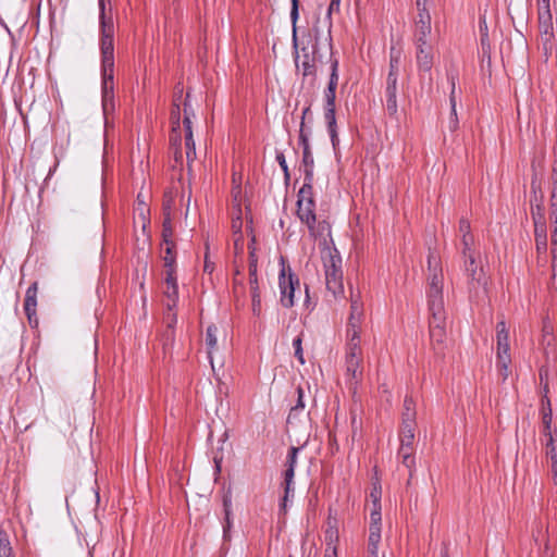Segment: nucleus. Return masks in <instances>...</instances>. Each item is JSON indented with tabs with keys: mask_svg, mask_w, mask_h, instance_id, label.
<instances>
[{
	"mask_svg": "<svg viewBox=\"0 0 557 557\" xmlns=\"http://www.w3.org/2000/svg\"><path fill=\"white\" fill-rule=\"evenodd\" d=\"M321 44L319 40L318 28L314 27V37L309 36L307 46L301 48V55L296 54L295 62L298 70L301 71L304 78L310 77L312 81L317 76L315 62H322V53H320Z\"/></svg>",
	"mask_w": 557,
	"mask_h": 557,
	"instance_id": "3",
	"label": "nucleus"
},
{
	"mask_svg": "<svg viewBox=\"0 0 557 557\" xmlns=\"http://www.w3.org/2000/svg\"><path fill=\"white\" fill-rule=\"evenodd\" d=\"M114 35L110 24L103 26L101 35L102 95L114 96Z\"/></svg>",
	"mask_w": 557,
	"mask_h": 557,
	"instance_id": "2",
	"label": "nucleus"
},
{
	"mask_svg": "<svg viewBox=\"0 0 557 557\" xmlns=\"http://www.w3.org/2000/svg\"><path fill=\"white\" fill-rule=\"evenodd\" d=\"M416 403L412 397L406 396L404 399L403 408V423L401 424H416Z\"/></svg>",
	"mask_w": 557,
	"mask_h": 557,
	"instance_id": "26",
	"label": "nucleus"
},
{
	"mask_svg": "<svg viewBox=\"0 0 557 557\" xmlns=\"http://www.w3.org/2000/svg\"><path fill=\"white\" fill-rule=\"evenodd\" d=\"M184 106L186 107L187 103L185 102ZM184 127H185V146H186V158L188 163L193 161L196 158V148H195V141L193 137V129H191V121L189 115L185 112L184 116Z\"/></svg>",
	"mask_w": 557,
	"mask_h": 557,
	"instance_id": "18",
	"label": "nucleus"
},
{
	"mask_svg": "<svg viewBox=\"0 0 557 557\" xmlns=\"http://www.w3.org/2000/svg\"><path fill=\"white\" fill-rule=\"evenodd\" d=\"M223 505H224V511H225L226 521L228 522L230 513H231V507H232L231 496H228V495L224 496Z\"/></svg>",
	"mask_w": 557,
	"mask_h": 557,
	"instance_id": "56",
	"label": "nucleus"
},
{
	"mask_svg": "<svg viewBox=\"0 0 557 557\" xmlns=\"http://www.w3.org/2000/svg\"><path fill=\"white\" fill-rule=\"evenodd\" d=\"M258 259L253 249L249 251V276L258 275Z\"/></svg>",
	"mask_w": 557,
	"mask_h": 557,
	"instance_id": "49",
	"label": "nucleus"
},
{
	"mask_svg": "<svg viewBox=\"0 0 557 557\" xmlns=\"http://www.w3.org/2000/svg\"><path fill=\"white\" fill-rule=\"evenodd\" d=\"M166 320H168V323H169L170 327H172L174 324H176L177 317H176V313H175L174 310H172V311L168 310V312H166Z\"/></svg>",
	"mask_w": 557,
	"mask_h": 557,
	"instance_id": "57",
	"label": "nucleus"
},
{
	"mask_svg": "<svg viewBox=\"0 0 557 557\" xmlns=\"http://www.w3.org/2000/svg\"><path fill=\"white\" fill-rule=\"evenodd\" d=\"M251 297V311L255 317H260L262 313L261 295H252Z\"/></svg>",
	"mask_w": 557,
	"mask_h": 557,
	"instance_id": "47",
	"label": "nucleus"
},
{
	"mask_svg": "<svg viewBox=\"0 0 557 557\" xmlns=\"http://www.w3.org/2000/svg\"><path fill=\"white\" fill-rule=\"evenodd\" d=\"M510 349H497L496 350V368L499 375L505 381L509 373V366L511 363Z\"/></svg>",
	"mask_w": 557,
	"mask_h": 557,
	"instance_id": "20",
	"label": "nucleus"
},
{
	"mask_svg": "<svg viewBox=\"0 0 557 557\" xmlns=\"http://www.w3.org/2000/svg\"><path fill=\"white\" fill-rule=\"evenodd\" d=\"M213 269H214V264L212 262H210L208 259V256H206L203 271L206 273L211 274L213 272Z\"/></svg>",
	"mask_w": 557,
	"mask_h": 557,
	"instance_id": "59",
	"label": "nucleus"
},
{
	"mask_svg": "<svg viewBox=\"0 0 557 557\" xmlns=\"http://www.w3.org/2000/svg\"><path fill=\"white\" fill-rule=\"evenodd\" d=\"M380 496H381V492L376 487H374L373 491L371 492V497L373 499V507L381 506Z\"/></svg>",
	"mask_w": 557,
	"mask_h": 557,
	"instance_id": "58",
	"label": "nucleus"
},
{
	"mask_svg": "<svg viewBox=\"0 0 557 557\" xmlns=\"http://www.w3.org/2000/svg\"><path fill=\"white\" fill-rule=\"evenodd\" d=\"M298 399L297 404L292 408L289 417L295 413L297 410H302L305 408V401H304V391L301 387L297 388Z\"/></svg>",
	"mask_w": 557,
	"mask_h": 557,
	"instance_id": "52",
	"label": "nucleus"
},
{
	"mask_svg": "<svg viewBox=\"0 0 557 557\" xmlns=\"http://www.w3.org/2000/svg\"><path fill=\"white\" fill-rule=\"evenodd\" d=\"M532 218L534 223V239L537 252V263L544 265L547 262V230L544 215V207L541 203L532 206Z\"/></svg>",
	"mask_w": 557,
	"mask_h": 557,
	"instance_id": "6",
	"label": "nucleus"
},
{
	"mask_svg": "<svg viewBox=\"0 0 557 557\" xmlns=\"http://www.w3.org/2000/svg\"><path fill=\"white\" fill-rule=\"evenodd\" d=\"M465 270L469 278L470 290L486 285V280L482 268L475 261V252H469V257H465Z\"/></svg>",
	"mask_w": 557,
	"mask_h": 557,
	"instance_id": "11",
	"label": "nucleus"
},
{
	"mask_svg": "<svg viewBox=\"0 0 557 557\" xmlns=\"http://www.w3.org/2000/svg\"><path fill=\"white\" fill-rule=\"evenodd\" d=\"M394 81V78L392 79ZM386 109L389 114L394 115L397 112V85H394V82L392 84H386Z\"/></svg>",
	"mask_w": 557,
	"mask_h": 557,
	"instance_id": "29",
	"label": "nucleus"
},
{
	"mask_svg": "<svg viewBox=\"0 0 557 557\" xmlns=\"http://www.w3.org/2000/svg\"><path fill=\"white\" fill-rule=\"evenodd\" d=\"M426 2H428V0H416L417 10L421 11L422 9H428Z\"/></svg>",
	"mask_w": 557,
	"mask_h": 557,
	"instance_id": "61",
	"label": "nucleus"
},
{
	"mask_svg": "<svg viewBox=\"0 0 557 557\" xmlns=\"http://www.w3.org/2000/svg\"><path fill=\"white\" fill-rule=\"evenodd\" d=\"M412 447L400 446L398 456L401 458L403 465L410 471L414 468V458L412 456Z\"/></svg>",
	"mask_w": 557,
	"mask_h": 557,
	"instance_id": "33",
	"label": "nucleus"
},
{
	"mask_svg": "<svg viewBox=\"0 0 557 557\" xmlns=\"http://www.w3.org/2000/svg\"><path fill=\"white\" fill-rule=\"evenodd\" d=\"M297 216L306 224L310 234L315 236V202L312 184H304L297 194Z\"/></svg>",
	"mask_w": 557,
	"mask_h": 557,
	"instance_id": "4",
	"label": "nucleus"
},
{
	"mask_svg": "<svg viewBox=\"0 0 557 557\" xmlns=\"http://www.w3.org/2000/svg\"><path fill=\"white\" fill-rule=\"evenodd\" d=\"M37 294H38V283L34 282L25 293L24 299V311L27 317L28 323L32 327H36L38 325V317H37Z\"/></svg>",
	"mask_w": 557,
	"mask_h": 557,
	"instance_id": "14",
	"label": "nucleus"
},
{
	"mask_svg": "<svg viewBox=\"0 0 557 557\" xmlns=\"http://www.w3.org/2000/svg\"><path fill=\"white\" fill-rule=\"evenodd\" d=\"M370 532L381 534V506L373 507L370 513L369 533Z\"/></svg>",
	"mask_w": 557,
	"mask_h": 557,
	"instance_id": "36",
	"label": "nucleus"
},
{
	"mask_svg": "<svg viewBox=\"0 0 557 557\" xmlns=\"http://www.w3.org/2000/svg\"><path fill=\"white\" fill-rule=\"evenodd\" d=\"M170 209H171V203H170V200H169V201H166V202L164 203V210H165V211H170Z\"/></svg>",
	"mask_w": 557,
	"mask_h": 557,
	"instance_id": "64",
	"label": "nucleus"
},
{
	"mask_svg": "<svg viewBox=\"0 0 557 557\" xmlns=\"http://www.w3.org/2000/svg\"><path fill=\"white\" fill-rule=\"evenodd\" d=\"M553 187L550 191V213L549 220L553 225L550 235L552 245V281L553 286L557 288V171L552 174Z\"/></svg>",
	"mask_w": 557,
	"mask_h": 557,
	"instance_id": "7",
	"label": "nucleus"
},
{
	"mask_svg": "<svg viewBox=\"0 0 557 557\" xmlns=\"http://www.w3.org/2000/svg\"><path fill=\"white\" fill-rule=\"evenodd\" d=\"M416 62L419 72L430 73L434 62V48L430 41L414 42Z\"/></svg>",
	"mask_w": 557,
	"mask_h": 557,
	"instance_id": "13",
	"label": "nucleus"
},
{
	"mask_svg": "<svg viewBox=\"0 0 557 557\" xmlns=\"http://www.w3.org/2000/svg\"><path fill=\"white\" fill-rule=\"evenodd\" d=\"M431 14L428 9L418 11V15L414 20V33L413 42L430 41L432 33Z\"/></svg>",
	"mask_w": 557,
	"mask_h": 557,
	"instance_id": "12",
	"label": "nucleus"
},
{
	"mask_svg": "<svg viewBox=\"0 0 557 557\" xmlns=\"http://www.w3.org/2000/svg\"><path fill=\"white\" fill-rule=\"evenodd\" d=\"M347 342H348V343H355V344H359V345H360V343H361V338H360V337H358V338H354V339H348Z\"/></svg>",
	"mask_w": 557,
	"mask_h": 557,
	"instance_id": "63",
	"label": "nucleus"
},
{
	"mask_svg": "<svg viewBox=\"0 0 557 557\" xmlns=\"http://www.w3.org/2000/svg\"><path fill=\"white\" fill-rule=\"evenodd\" d=\"M233 292L238 301L240 297L245 296V287L243 285V277L239 270H236L233 278Z\"/></svg>",
	"mask_w": 557,
	"mask_h": 557,
	"instance_id": "37",
	"label": "nucleus"
},
{
	"mask_svg": "<svg viewBox=\"0 0 557 557\" xmlns=\"http://www.w3.org/2000/svg\"><path fill=\"white\" fill-rule=\"evenodd\" d=\"M163 294L166 299V310H175L178 304V284L177 275L172 273V270L166 271Z\"/></svg>",
	"mask_w": 557,
	"mask_h": 557,
	"instance_id": "15",
	"label": "nucleus"
},
{
	"mask_svg": "<svg viewBox=\"0 0 557 557\" xmlns=\"http://www.w3.org/2000/svg\"><path fill=\"white\" fill-rule=\"evenodd\" d=\"M302 165H304V173H305L304 184H312L313 183L314 160H313V156H312V152L310 149L302 150Z\"/></svg>",
	"mask_w": 557,
	"mask_h": 557,
	"instance_id": "25",
	"label": "nucleus"
},
{
	"mask_svg": "<svg viewBox=\"0 0 557 557\" xmlns=\"http://www.w3.org/2000/svg\"><path fill=\"white\" fill-rule=\"evenodd\" d=\"M470 222L466 219H461L459 221V232L461 233L462 236H465L466 234L467 235H471L470 234Z\"/></svg>",
	"mask_w": 557,
	"mask_h": 557,
	"instance_id": "55",
	"label": "nucleus"
},
{
	"mask_svg": "<svg viewBox=\"0 0 557 557\" xmlns=\"http://www.w3.org/2000/svg\"><path fill=\"white\" fill-rule=\"evenodd\" d=\"M324 47L329 52V63H330V77L329 83L326 86V89L337 90L338 81H339V74H338V67H339V61L337 58L333 54V46H332V38L325 37L324 38Z\"/></svg>",
	"mask_w": 557,
	"mask_h": 557,
	"instance_id": "17",
	"label": "nucleus"
},
{
	"mask_svg": "<svg viewBox=\"0 0 557 557\" xmlns=\"http://www.w3.org/2000/svg\"><path fill=\"white\" fill-rule=\"evenodd\" d=\"M181 110L180 106L177 103H174V108L171 112V124H172V132L170 136V141L172 146H180L181 145Z\"/></svg>",
	"mask_w": 557,
	"mask_h": 557,
	"instance_id": "21",
	"label": "nucleus"
},
{
	"mask_svg": "<svg viewBox=\"0 0 557 557\" xmlns=\"http://www.w3.org/2000/svg\"><path fill=\"white\" fill-rule=\"evenodd\" d=\"M323 263L327 290L331 292L334 297L343 295V270L339 253L336 250H327L326 256L323 257Z\"/></svg>",
	"mask_w": 557,
	"mask_h": 557,
	"instance_id": "5",
	"label": "nucleus"
},
{
	"mask_svg": "<svg viewBox=\"0 0 557 557\" xmlns=\"http://www.w3.org/2000/svg\"><path fill=\"white\" fill-rule=\"evenodd\" d=\"M324 99V119L327 125V131L331 137L332 146L336 148L339 143L337 135V125H336V91L332 89H324L323 91Z\"/></svg>",
	"mask_w": 557,
	"mask_h": 557,
	"instance_id": "9",
	"label": "nucleus"
},
{
	"mask_svg": "<svg viewBox=\"0 0 557 557\" xmlns=\"http://www.w3.org/2000/svg\"><path fill=\"white\" fill-rule=\"evenodd\" d=\"M98 4H99V11H100V29H101V35H103V26L107 25V24L111 25L112 35H114V23H113L112 17H107V15H106V3H104V0H98Z\"/></svg>",
	"mask_w": 557,
	"mask_h": 557,
	"instance_id": "39",
	"label": "nucleus"
},
{
	"mask_svg": "<svg viewBox=\"0 0 557 557\" xmlns=\"http://www.w3.org/2000/svg\"><path fill=\"white\" fill-rule=\"evenodd\" d=\"M496 344L497 349H510L509 346V327L504 319L496 324Z\"/></svg>",
	"mask_w": 557,
	"mask_h": 557,
	"instance_id": "23",
	"label": "nucleus"
},
{
	"mask_svg": "<svg viewBox=\"0 0 557 557\" xmlns=\"http://www.w3.org/2000/svg\"><path fill=\"white\" fill-rule=\"evenodd\" d=\"M0 557H14L9 535L4 530H0Z\"/></svg>",
	"mask_w": 557,
	"mask_h": 557,
	"instance_id": "35",
	"label": "nucleus"
},
{
	"mask_svg": "<svg viewBox=\"0 0 557 557\" xmlns=\"http://www.w3.org/2000/svg\"><path fill=\"white\" fill-rule=\"evenodd\" d=\"M325 557H337L336 547H331L329 550L326 548Z\"/></svg>",
	"mask_w": 557,
	"mask_h": 557,
	"instance_id": "62",
	"label": "nucleus"
},
{
	"mask_svg": "<svg viewBox=\"0 0 557 557\" xmlns=\"http://www.w3.org/2000/svg\"><path fill=\"white\" fill-rule=\"evenodd\" d=\"M114 96L109 95H102V107L104 113H108L109 110H113L114 102H113Z\"/></svg>",
	"mask_w": 557,
	"mask_h": 557,
	"instance_id": "54",
	"label": "nucleus"
},
{
	"mask_svg": "<svg viewBox=\"0 0 557 557\" xmlns=\"http://www.w3.org/2000/svg\"><path fill=\"white\" fill-rule=\"evenodd\" d=\"M216 332L218 327L213 324L209 325L206 330V345L208 348V354L211 355V352L216 348L218 339H216Z\"/></svg>",
	"mask_w": 557,
	"mask_h": 557,
	"instance_id": "34",
	"label": "nucleus"
},
{
	"mask_svg": "<svg viewBox=\"0 0 557 557\" xmlns=\"http://www.w3.org/2000/svg\"><path fill=\"white\" fill-rule=\"evenodd\" d=\"M550 475L555 485H557V462H552Z\"/></svg>",
	"mask_w": 557,
	"mask_h": 557,
	"instance_id": "60",
	"label": "nucleus"
},
{
	"mask_svg": "<svg viewBox=\"0 0 557 557\" xmlns=\"http://www.w3.org/2000/svg\"><path fill=\"white\" fill-rule=\"evenodd\" d=\"M284 496L281 503V509L286 510L287 502L294 497L295 488H294V479L284 478Z\"/></svg>",
	"mask_w": 557,
	"mask_h": 557,
	"instance_id": "32",
	"label": "nucleus"
},
{
	"mask_svg": "<svg viewBox=\"0 0 557 557\" xmlns=\"http://www.w3.org/2000/svg\"><path fill=\"white\" fill-rule=\"evenodd\" d=\"M458 79V75L450 73L448 74V81L451 85V91L449 96V102H450V121H449V128L451 131H455L458 127V119H457V110H456V82Z\"/></svg>",
	"mask_w": 557,
	"mask_h": 557,
	"instance_id": "19",
	"label": "nucleus"
},
{
	"mask_svg": "<svg viewBox=\"0 0 557 557\" xmlns=\"http://www.w3.org/2000/svg\"><path fill=\"white\" fill-rule=\"evenodd\" d=\"M337 542H338V530L336 528V521L334 520L332 522L331 519H329V528L325 531V543L327 546V550L331 547H336Z\"/></svg>",
	"mask_w": 557,
	"mask_h": 557,
	"instance_id": "31",
	"label": "nucleus"
},
{
	"mask_svg": "<svg viewBox=\"0 0 557 557\" xmlns=\"http://www.w3.org/2000/svg\"><path fill=\"white\" fill-rule=\"evenodd\" d=\"M346 357L362 358L361 345L346 342Z\"/></svg>",
	"mask_w": 557,
	"mask_h": 557,
	"instance_id": "45",
	"label": "nucleus"
},
{
	"mask_svg": "<svg viewBox=\"0 0 557 557\" xmlns=\"http://www.w3.org/2000/svg\"><path fill=\"white\" fill-rule=\"evenodd\" d=\"M249 292L250 296L261 295L260 286L258 282V275L249 276Z\"/></svg>",
	"mask_w": 557,
	"mask_h": 557,
	"instance_id": "51",
	"label": "nucleus"
},
{
	"mask_svg": "<svg viewBox=\"0 0 557 557\" xmlns=\"http://www.w3.org/2000/svg\"><path fill=\"white\" fill-rule=\"evenodd\" d=\"M341 10V0H331L327 11H326V18L329 21V30L326 37H331V27H332V14L333 13H339Z\"/></svg>",
	"mask_w": 557,
	"mask_h": 557,
	"instance_id": "40",
	"label": "nucleus"
},
{
	"mask_svg": "<svg viewBox=\"0 0 557 557\" xmlns=\"http://www.w3.org/2000/svg\"><path fill=\"white\" fill-rule=\"evenodd\" d=\"M280 301L283 307L292 308L295 305V293L300 292V282L296 274L288 268H283L280 273Z\"/></svg>",
	"mask_w": 557,
	"mask_h": 557,
	"instance_id": "8",
	"label": "nucleus"
},
{
	"mask_svg": "<svg viewBox=\"0 0 557 557\" xmlns=\"http://www.w3.org/2000/svg\"><path fill=\"white\" fill-rule=\"evenodd\" d=\"M172 235H173V230H172V224H171V218H170V212H168L165 215V219L163 221V228H162L163 243L164 244L173 243L171 240Z\"/></svg>",
	"mask_w": 557,
	"mask_h": 557,
	"instance_id": "42",
	"label": "nucleus"
},
{
	"mask_svg": "<svg viewBox=\"0 0 557 557\" xmlns=\"http://www.w3.org/2000/svg\"><path fill=\"white\" fill-rule=\"evenodd\" d=\"M444 274L441 259L430 251L428 256L426 299L430 312V339L436 355L443 356L446 335V311L444 301Z\"/></svg>",
	"mask_w": 557,
	"mask_h": 557,
	"instance_id": "1",
	"label": "nucleus"
},
{
	"mask_svg": "<svg viewBox=\"0 0 557 557\" xmlns=\"http://www.w3.org/2000/svg\"><path fill=\"white\" fill-rule=\"evenodd\" d=\"M361 334V326L360 325H349L347 324L346 330V341L354 339L360 337Z\"/></svg>",
	"mask_w": 557,
	"mask_h": 557,
	"instance_id": "50",
	"label": "nucleus"
},
{
	"mask_svg": "<svg viewBox=\"0 0 557 557\" xmlns=\"http://www.w3.org/2000/svg\"><path fill=\"white\" fill-rule=\"evenodd\" d=\"M346 377L352 396L358 392L359 384L362 380V358H345Z\"/></svg>",
	"mask_w": 557,
	"mask_h": 557,
	"instance_id": "10",
	"label": "nucleus"
},
{
	"mask_svg": "<svg viewBox=\"0 0 557 557\" xmlns=\"http://www.w3.org/2000/svg\"><path fill=\"white\" fill-rule=\"evenodd\" d=\"M539 28L542 35H553V16L549 9V0H537Z\"/></svg>",
	"mask_w": 557,
	"mask_h": 557,
	"instance_id": "16",
	"label": "nucleus"
},
{
	"mask_svg": "<svg viewBox=\"0 0 557 557\" xmlns=\"http://www.w3.org/2000/svg\"><path fill=\"white\" fill-rule=\"evenodd\" d=\"M547 442H546V456L550 458L552 462H557V453L556 447L554 445V440L552 434L546 435Z\"/></svg>",
	"mask_w": 557,
	"mask_h": 557,
	"instance_id": "46",
	"label": "nucleus"
},
{
	"mask_svg": "<svg viewBox=\"0 0 557 557\" xmlns=\"http://www.w3.org/2000/svg\"><path fill=\"white\" fill-rule=\"evenodd\" d=\"M276 161L280 164L281 169L283 170L285 178L288 180L289 178V172H288V165L286 163V159H285L284 153H282V152L277 153L276 154Z\"/></svg>",
	"mask_w": 557,
	"mask_h": 557,
	"instance_id": "53",
	"label": "nucleus"
},
{
	"mask_svg": "<svg viewBox=\"0 0 557 557\" xmlns=\"http://www.w3.org/2000/svg\"><path fill=\"white\" fill-rule=\"evenodd\" d=\"M462 242V255L463 257H469V252H474L472 249L473 237L471 235H465L461 238Z\"/></svg>",
	"mask_w": 557,
	"mask_h": 557,
	"instance_id": "48",
	"label": "nucleus"
},
{
	"mask_svg": "<svg viewBox=\"0 0 557 557\" xmlns=\"http://www.w3.org/2000/svg\"><path fill=\"white\" fill-rule=\"evenodd\" d=\"M416 424H401L400 446L412 447Z\"/></svg>",
	"mask_w": 557,
	"mask_h": 557,
	"instance_id": "30",
	"label": "nucleus"
},
{
	"mask_svg": "<svg viewBox=\"0 0 557 557\" xmlns=\"http://www.w3.org/2000/svg\"><path fill=\"white\" fill-rule=\"evenodd\" d=\"M293 347L295 349V357L300 362V364H305V357H304V350H302V337L301 334L298 335L293 341Z\"/></svg>",
	"mask_w": 557,
	"mask_h": 557,
	"instance_id": "44",
	"label": "nucleus"
},
{
	"mask_svg": "<svg viewBox=\"0 0 557 557\" xmlns=\"http://www.w3.org/2000/svg\"><path fill=\"white\" fill-rule=\"evenodd\" d=\"M298 4H299L298 0H292L290 20L293 23V44H294L295 48H297L296 23L299 17Z\"/></svg>",
	"mask_w": 557,
	"mask_h": 557,
	"instance_id": "38",
	"label": "nucleus"
},
{
	"mask_svg": "<svg viewBox=\"0 0 557 557\" xmlns=\"http://www.w3.org/2000/svg\"><path fill=\"white\" fill-rule=\"evenodd\" d=\"M401 64V51L395 48L391 49L389 54V73L387 76V84H392L394 78V85H397L398 73Z\"/></svg>",
	"mask_w": 557,
	"mask_h": 557,
	"instance_id": "22",
	"label": "nucleus"
},
{
	"mask_svg": "<svg viewBox=\"0 0 557 557\" xmlns=\"http://www.w3.org/2000/svg\"><path fill=\"white\" fill-rule=\"evenodd\" d=\"M308 112H309V108H306L302 112V121H301L300 129H299V144L302 146V150L310 149L309 135L305 132V123H304L305 115Z\"/></svg>",
	"mask_w": 557,
	"mask_h": 557,
	"instance_id": "41",
	"label": "nucleus"
},
{
	"mask_svg": "<svg viewBox=\"0 0 557 557\" xmlns=\"http://www.w3.org/2000/svg\"><path fill=\"white\" fill-rule=\"evenodd\" d=\"M300 449H301L300 447H295V446L289 448L287 457H286V462H285L286 469L283 472V478L294 479L295 468L297 466L298 454H299Z\"/></svg>",
	"mask_w": 557,
	"mask_h": 557,
	"instance_id": "24",
	"label": "nucleus"
},
{
	"mask_svg": "<svg viewBox=\"0 0 557 557\" xmlns=\"http://www.w3.org/2000/svg\"><path fill=\"white\" fill-rule=\"evenodd\" d=\"M363 319V309L362 304L357 299L351 297V304H350V314L348 318L349 325H360L362 323Z\"/></svg>",
	"mask_w": 557,
	"mask_h": 557,
	"instance_id": "27",
	"label": "nucleus"
},
{
	"mask_svg": "<svg viewBox=\"0 0 557 557\" xmlns=\"http://www.w3.org/2000/svg\"><path fill=\"white\" fill-rule=\"evenodd\" d=\"M164 245H165V248L163 250V256H162V259L164 262V269H165L164 274H166V271H170V270H172V273H176L175 252H174L175 244L169 243V244H164Z\"/></svg>",
	"mask_w": 557,
	"mask_h": 557,
	"instance_id": "28",
	"label": "nucleus"
},
{
	"mask_svg": "<svg viewBox=\"0 0 557 557\" xmlns=\"http://www.w3.org/2000/svg\"><path fill=\"white\" fill-rule=\"evenodd\" d=\"M548 407L547 409L543 408L542 412V421L544 425V434L549 435L550 433V425H552V409L549 407V401L547 403Z\"/></svg>",
	"mask_w": 557,
	"mask_h": 557,
	"instance_id": "43",
	"label": "nucleus"
}]
</instances>
